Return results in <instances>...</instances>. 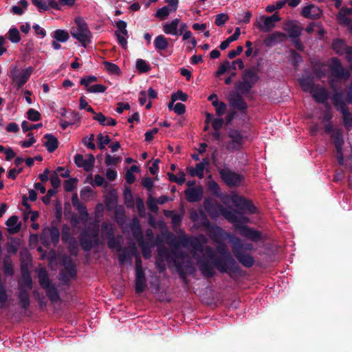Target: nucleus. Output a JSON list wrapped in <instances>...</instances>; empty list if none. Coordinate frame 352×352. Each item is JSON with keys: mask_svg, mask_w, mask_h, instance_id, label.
Segmentation results:
<instances>
[{"mask_svg": "<svg viewBox=\"0 0 352 352\" xmlns=\"http://www.w3.org/2000/svg\"><path fill=\"white\" fill-rule=\"evenodd\" d=\"M207 239L202 234L192 239H189L186 236H179L177 237L173 235H170L169 239L170 246L178 248L180 245L183 247L190 245L195 252L203 253L204 251L212 264L217 258V254L212 247L206 246L204 248V244L207 243Z\"/></svg>", "mask_w": 352, "mask_h": 352, "instance_id": "nucleus-1", "label": "nucleus"}, {"mask_svg": "<svg viewBox=\"0 0 352 352\" xmlns=\"http://www.w3.org/2000/svg\"><path fill=\"white\" fill-rule=\"evenodd\" d=\"M242 80L237 81L234 88L243 95L248 94L259 80L255 68L245 69L241 75Z\"/></svg>", "mask_w": 352, "mask_h": 352, "instance_id": "nucleus-2", "label": "nucleus"}, {"mask_svg": "<svg viewBox=\"0 0 352 352\" xmlns=\"http://www.w3.org/2000/svg\"><path fill=\"white\" fill-rule=\"evenodd\" d=\"M212 265L222 274H236L240 271V266L232 255L217 256Z\"/></svg>", "mask_w": 352, "mask_h": 352, "instance_id": "nucleus-3", "label": "nucleus"}, {"mask_svg": "<svg viewBox=\"0 0 352 352\" xmlns=\"http://www.w3.org/2000/svg\"><path fill=\"white\" fill-rule=\"evenodd\" d=\"M99 231L98 229L84 230L80 233L79 242L81 248L85 252H90L94 248L98 246Z\"/></svg>", "mask_w": 352, "mask_h": 352, "instance_id": "nucleus-4", "label": "nucleus"}, {"mask_svg": "<svg viewBox=\"0 0 352 352\" xmlns=\"http://www.w3.org/2000/svg\"><path fill=\"white\" fill-rule=\"evenodd\" d=\"M34 71V67H28L23 69L18 74L19 69L17 66H11L10 69V78L13 84L16 87L17 90L21 89L23 85L28 82L30 76Z\"/></svg>", "mask_w": 352, "mask_h": 352, "instance_id": "nucleus-5", "label": "nucleus"}, {"mask_svg": "<svg viewBox=\"0 0 352 352\" xmlns=\"http://www.w3.org/2000/svg\"><path fill=\"white\" fill-rule=\"evenodd\" d=\"M230 138L226 145V148L230 152L239 151L243 148V135L241 132L237 129H230L228 133Z\"/></svg>", "mask_w": 352, "mask_h": 352, "instance_id": "nucleus-6", "label": "nucleus"}, {"mask_svg": "<svg viewBox=\"0 0 352 352\" xmlns=\"http://www.w3.org/2000/svg\"><path fill=\"white\" fill-rule=\"evenodd\" d=\"M219 172L221 179L230 187L238 186L244 180V177L242 175L228 168H222Z\"/></svg>", "mask_w": 352, "mask_h": 352, "instance_id": "nucleus-7", "label": "nucleus"}, {"mask_svg": "<svg viewBox=\"0 0 352 352\" xmlns=\"http://www.w3.org/2000/svg\"><path fill=\"white\" fill-rule=\"evenodd\" d=\"M329 70L331 76L338 79L346 80L351 76L350 72L348 70L344 69L340 60L336 57L331 58Z\"/></svg>", "mask_w": 352, "mask_h": 352, "instance_id": "nucleus-8", "label": "nucleus"}, {"mask_svg": "<svg viewBox=\"0 0 352 352\" xmlns=\"http://www.w3.org/2000/svg\"><path fill=\"white\" fill-rule=\"evenodd\" d=\"M236 230L239 232L241 236L252 242L257 243L262 240V234L260 231L244 225L243 223L236 226Z\"/></svg>", "mask_w": 352, "mask_h": 352, "instance_id": "nucleus-9", "label": "nucleus"}, {"mask_svg": "<svg viewBox=\"0 0 352 352\" xmlns=\"http://www.w3.org/2000/svg\"><path fill=\"white\" fill-rule=\"evenodd\" d=\"M219 211L221 215L229 222L233 224L234 228L239 225H242L243 222L247 223L249 221V219L246 217L240 218L237 214L236 212L231 210L224 208L221 205H219Z\"/></svg>", "mask_w": 352, "mask_h": 352, "instance_id": "nucleus-10", "label": "nucleus"}, {"mask_svg": "<svg viewBox=\"0 0 352 352\" xmlns=\"http://www.w3.org/2000/svg\"><path fill=\"white\" fill-rule=\"evenodd\" d=\"M232 201L237 208L245 213L252 214L256 212V208L253 202L243 197L234 196Z\"/></svg>", "mask_w": 352, "mask_h": 352, "instance_id": "nucleus-11", "label": "nucleus"}, {"mask_svg": "<svg viewBox=\"0 0 352 352\" xmlns=\"http://www.w3.org/2000/svg\"><path fill=\"white\" fill-rule=\"evenodd\" d=\"M242 94L238 91V93H233L230 95L228 98V102L230 106L234 110H238L243 114H246L248 109V104L241 96Z\"/></svg>", "mask_w": 352, "mask_h": 352, "instance_id": "nucleus-12", "label": "nucleus"}, {"mask_svg": "<svg viewBox=\"0 0 352 352\" xmlns=\"http://www.w3.org/2000/svg\"><path fill=\"white\" fill-rule=\"evenodd\" d=\"M74 162L78 167L83 168L85 171L89 172L94 166L95 157L94 155L89 154L87 159H84L82 155L76 154L74 156Z\"/></svg>", "mask_w": 352, "mask_h": 352, "instance_id": "nucleus-13", "label": "nucleus"}, {"mask_svg": "<svg viewBox=\"0 0 352 352\" xmlns=\"http://www.w3.org/2000/svg\"><path fill=\"white\" fill-rule=\"evenodd\" d=\"M32 3L37 7L40 12L47 11L50 8L56 10H60L56 0H32Z\"/></svg>", "mask_w": 352, "mask_h": 352, "instance_id": "nucleus-14", "label": "nucleus"}, {"mask_svg": "<svg viewBox=\"0 0 352 352\" xmlns=\"http://www.w3.org/2000/svg\"><path fill=\"white\" fill-rule=\"evenodd\" d=\"M322 10L314 4L305 6L301 11L302 16L306 19H318L322 16Z\"/></svg>", "mask_w": 352, "mask_h": 352, "instance_id": "nucleus-15", "label": "nucleus"}, {"mask_svg": "<svg viewBox=\"0 0 352 352\" xmlns=\"http://www.w3.org/2000/svg\"><path fill=\"white\" fill-rule=\"evenodd\" d=\"M311 94L315 101L320 104L324 103L329 97L327 90L324 87H320L319 85H316V87L312 91Z\"/></svg>", "mask_w": 352, "mask_h": 352, "instance_id": "nucleus-16", "label": "nucleus"}, {"mask_svg": "<svg viewBox=\"0 0 352 352\" xmlns=\"http://www.w3.org/2000/svg\"><path fill=\"white\" fill-rule=\"evenodd\" d=\"M234 257L237 260V261L241 264L243 267L247 268L252 267L254 263V258L248 253H246L243 251H241L237 254L234 255Z\"/></svg>", "mask_w": 352, "mask_h": 352, "instance_id": "nucleus-17", "label": "nucleus"}, {"mask_svg": "<svg viewBox=\"0 0 352 352\" xmlns=\"http://www.w3.org/2000/svg\"><path fill=\"white\" fill-rule=\"evenodd\" d=\"M199 270L205 278H212L215 274L214 270L208 261L199 258L197 260Z\"/></svg>", "mask_w": 352, "mask_h": 352, "instance_id": "nucleus-18", "label": "nucleus"}, {"mask_svg": "<svg viewBox=\"0 0 352 352\" xmlns=\"http://www.w3.org/2000/svg\"><path fill=\"white\" fill-rule=\"evenodd\" d=\"M19 305L23 310L26 311L30 305V298L28 291L23 288L22 284L19 285V292L18 294Z\"/></svg>", "mask_w": 352, "mask_h": 352, "instance_id": "nucleus-19", "label": "nucleus"}, {"mask_svg": "<svg viewBox=\"0 0 352 352\" xmlns=\"http://www.w3.org/2000/svg\"><path fill=\"white\" fill-rule=\"evenodd\" d=\"M47 233L50 235L51 242L54 245V246H56L57 244L59 242L60 239V232L57 227L56 226H52L51 228L47 229H45L43 231V234L41 237V240L42 241V243L45 245L46 243V241H45L44 239V235Z\"/></svg>", "mask_w": 352, "mask_h": 352, "instance_id": "nucleus-20", "label": "nucleus"}, {"mask_svg": "<svg viewBox=\"0 0 352 352\" xmlns=\"http://www.w3.org/2000/svg\"><path fill=\"white\" fill-rule=\"evenodd\" d=\"M184 193L189 202L199 201L203 197V191L201 188H190L186 189Z\"/></svg>", "mask_w": 352, "mask_h": 352, "instance_id": "nucleus-21", "label": "nucleus"}, {"mask_svg": "<svg viewBox=\"0 0 352 352\" xmlns=\"http://www.w3.org/2000/svg\"><path fill=\"white\" fill-rule=\"evenodd\" d=\"M146 278L145 273L137 272L135 273V290L137 294L142 293L146 287Z\"/></svg>", "mask_w": 352, "mask_h": 352, "instance_id": "nucleus-22", "label": "nucleus"}, {"mask_svg": "<svg viewBox=\"0 0 352 352\" xmlns=\"http://www.w3.org/2000/svg\"><path fill=\"white\" fill-rule=\"evenodd\" d=\"M331 140L335 146L336 152H340L344 145L343 133L341 129H335L331 134Z\"/></svg>", "mask_w": 352, "mask_h": 352, "instance_id": "nucleus-23", "label": "nucleus"}, {"mask_svg": "<svg viewBox=\"0 0 352 352\" xmlns=\"http://www.w3.org/2000/svg\"><path fill=\"white\" fill-rule=\"evenodd\" d=\"M63 265L69 276L74 278L77 276V270L73 260L69 256H65L63 259Z\"/></svg>", "mask_w": 352, "mask_h": 352, "instance_id": "nucleus-24", "label": "nucleus"}, {"mask_svg": "<svg viewBox=\"0 0 352 352\" xmlns=\"http://www.w3.org/2000/svg\"><path fill=\"white\" fill-rule=\"evenodd\" d=\"M82 33L76 34L75 38L78 40L81 45L86 48L91 42L92 34L89 28H85Z\"/></svg>", "mask_w": 352, "mask_h": 352, "instance_id": "nucleus-25", "label": "nucleus"}, {"mask_svg": "<svg viewBox=\"0 0 352 352\" xmlns=\"http://www.w3.org/2000/svg\"><path fill=\"white\" fill-rule=\"evenodd\" d=\"M44 139L47 141L44 143V146L46 147L49 153L54 152L58 147V139L51 133H47L43 136Z\"/></svg>", "mask_w": 352, "mask_h": 352, "instance_id": "nucleus-26", "label": "nucleus"}, {"mask_svg": "<svg viewBox=\"0 0 352 352\" xmlns=\"http://www.w3.org/2000/svg\"><path fill=\"white\" fill-rule=\"evenodd\" d=\"M213 98H214L215 100L214 102H212V106L215 107L216 113L218 116H221L225 113L226 111V104L223 102L219 101L217 95L215 94L210 95L208 98V100H212Z\"/></svg>", "mask_w": 352, "mask_h": 352, "instance_id": "nucleus-27", "label": "nucleus"}, {"mask_svg": "<svg viewBox=\"0 0 352 352\" xmlns=\"http://www.w3.org/2000/svg\"><path fill=\"white\" fill-rule=\"evenodd\" d=\"M180 19H174L170 23H166L163 25V31L166 34L178 35V26Z\"/></svg>", "mask_w": 352, "mask_h": 352, "instance_id": "nucleus-28", "label": "nucleus"}, {"mask_svg": "<svg viewBox=\"0 0 352 352\" xmlns=\"http://www.w3.org/2000/svg\"><path fill=\"white\" fill-rule=\"evenodd\" d=\"M219 204H214L209 199H206L204 202V206L206 211L212 218L217 217L219 214Z\"/></svg>", "mask_w": 352, "mask_h": 352, "instance_id": "nucleus-29", "label": "nucleus"}, {"mask_svg": "<svg viewBox=\"0 0 352 352\" xmlns=\"http://www.w3.org/2000/svg\"><path fill=\"white\" fill-rule=\"evenodd\" d=\"M286 35L284 33L280 32H275L270 34L264 40V43L267 47L272 46L276 42H281L283 39L286 38Z\"/></svg>", "mask_w": 352, "mask_h": 352, "instance_id": "nucleus-30", "label": "nucleus"}, {"mask_svg": "<svg viewBox=\"0 0 352 352\" xmlns=\"http://www.w3.org/2000/svg\"><path fill=\"white\" fill-rule=\"evenodd\" d=\"M208 232L210 239L214 242L218 243L219 241H222L224 231L221 227L217 225H213L209 228Z\"/></svg>", "mask_w": 352, "mask_h": 352, "instance_id": "nucleus-31", "label": "nucleus"}, {"mask_svg": "<svg viewBox=\"0 0 352 352\" xmlns=\"http://www.w3.org/2000/svg\"><path fill=\"white\" fill-rule=\"evenodd\" d=\"M60 115L62 117L65 118L67 121H72L75 123L80 120V116L78 113L72 111V109H67L65 108H61L59 111Z\"/></svg>", "mask_w": 352, "mask_h": 352, "instance_id": "nucleus-32", "label": "nucleus"}, {"mask_svg": "<svg viewBox=\"0 0 352 352\" xmlns=\"http://www.w3.org/2000/svg\"><path fill=\"white\" fill-rule=\"evenodd\" d=\"M131 231L133 236L136 239L138 245H141L144 242L142 231L138 219H134L133 223L131 226Z\"/></svg>", "mask_w": 352, "mask_h": 352, "instance_id": "nucleus-33", "label": "nucleus"}, {"mask_svg": "<svg viewBox=\"0 0 352 352\" xmlns=\"http://www.w3.org/2000/svg\"><path fill=\"white\" fill-rule=\"evenodd\" d=\"M227 238L229 239V241L232 243V252L233 254V256L235 255V254L239 253V252L242 251V240L237 237L234 236L232 234H227Z\"/></svg>", "mask_w": 352, "mask_h": 352, "instance_id": "nucleus-34", "label": "nucleus"}, {"mask_svg": "<svg viewBox=\"0 0 352 352\" xmlns=\"http://www.w3.org/2000/svg\"><path fill=\"white\" fill-rule=\"evenodd\" d=\"M107 245L110 249H116L118 252L122 251L121 243L119 240L116 239L113 231L110 230L107 232Z\"/></svg>", "mask_w": 352, "mask_h": 352, "instance_id": "nucleus-35", "label": "nucleus"}, {"mask_svg": "<svg viewBox=\"0 0 352 352\" xmlns=\"http://www.w3.org/2000/svg\"><path fill=\"white\" fill-rule=\"evenodd\" d=\"M302 89L305 92L311 93L316 85L314 84L313 78L307 76L298 80Z\"/></svg>", "mask_w": 352, "mask_h": 352, "instance_id": "nucleus-36", "label": "nucleus"}, {"mask_svg": "<svg viewBox=\"0 0 352 352\" xmlns=\"http://www.w3.org/2000/svg\"><path fill=\"white\" fill-rule=\"evenodd\" d=\"M285 30L287 32L288 35L291 38H296L300 36L302 28L292 22H289Z\"/></svg>", "mask_w": 352, "mask_h": 352, "instance_id": "nucleus-37", "label": "nucleus"}, {"mask_svg": "<svg viewBox=\"0 0 352 352\" xmlns=\"http://www.w3.org/2000/svg\"><path fill=\"white\" fill-rule=\"evenodd\" d=\"M52 38L58 42L65 43L69 38V34L65 30L58 29L50 34Z\"/></svg>", "mask_w": 352, "mask_h": 352, "instance_id": "nucleus-38", "label": "nucleus"}, {"mask_svg": "<svg viewBox=\"0 0 352 352\" xmlns=\"http://www.w3.org/2000/svg\"><path fill=\"white\" fill-rule=\"evenodd\" d=\"M349 47V46L346 45L344 41L342 39H336L333 41L332 43L333 50L338 55H342L344 54H346L347 52V48Z\"/></svg>", "mask_w": 352, "mask_h": 352, "instance_id": "nucleus-39", "label": "nucleus"}, {"mask_svg": "<svg viewBox=\"0 0 352 352\" xmlns=\"http://www.w3.org/2000/svg\"><path fill=\"white\" fill-rule=\"evenodd\" d=\"M38 277L39 284L44 289L52 285L49 278L48 274L45 268L40 270L38 274Z\"/></svg>", "mask_w": 352, "mask_h": 352, "instance_id": "nucleus-40", "label": "nucleus"}, {"mask_svg": "<svg viewBox=\"0 0 352 352\" xmlns=\"http://www.w3.org/2000/svg\"><path fill=\"white\" fill-rule=\"evenodd\" d=\"M153 43L155 48L159 51L166 50L168 46V38L162 34L157 36Z\"/></svg>", "mask_w": 352, "mask_h": 352, "instance_id": "nucleus-41", "label": "nucleus"}, {"mask_svg": "<svg viewBox=\"0 0 352 352\" xmlns=\"http://www.w3.org/2000/svg\"><path fill=\"white\" fill-rule=\"evenodd\" d=\"M18 217L16 215L11 216L6 221V224L9 227V232L14 234L21 229V224H17Z\"/></svg>", "mask_w": 352, "mask_h": 352, "instance_id": "nucleus-42", "label": "nucleus"}, {"mask_svg": "<svg viewBox=\"0 0 352 352\" xmlns=\"http://www.w3.org/2000/svg\"><path fill=\"white\" fill-rule=\"evenodd\" d=\"M188 171L191 177L197 176L199 178L204 177V163H198L196 164L195 168L189 167Z\"/></svg>", "mask_w": 352, "mask_h": 352, "instance_id": "nucleus-43", "label": "nucleus"}, {"mask_svg": "<svg viewBox=\"0 0 352 352\" xmlns=\"http://www.w3.org/2000/svg\"><path fill=\"white\" fill-rule=\"evenodd\" d=\"M45 290L47 296L52 302H56L60 300L58 292L54 285H52L45 289Z\"/></svg>", "mask_w": 352, "mask_h": 352, "instance_id": "nucleus-44", "label": "nucleus"}, {"mask_svg": "<svg viewBox=\"0 0 352 352\" xmlns=\"http://www.w3.org/2000/svg\"><path fill=\"white\" fill-rule=\"evenodd\" d=\"M264 19L263 24L257 22L256 25L258 29L261 30L264 32H267L272 30L274 28V25L271 22V21L268 19L267 16H261V19Z\"/></svg>", "mask_w": 352, "mask_h": 352, "instance_id": "nucleus-45", "label": "nucleus"}, {"mask_svg": "<svg viewBox=\"0 0 352 352\" xmlns=\"http://www.w3.org/2000/svg\"><path fill=\"white\" fill-rule=\"evenodd\" d=\"M136 69L139 71L140 73H146L150 71L151 69V65L148 63H147L145 60H143L142 58H138L136 60Z\"/></svg>", "mask_w": 352, "mask_h": 352, "instance_id": "nucleus-46", "label": "nucleus"}, {"mask_svg": "<svg viewBox=\"0 0 352 352\" xmlns=\"http://www.w3.org/2000/svg\"><path fill=\"white\" fill-rule=\"evenodd\" d=\"M103 65L106 69V70L111 74H116L119 75L121 74V71L119 67L111 62L104 61Z\"/></svg>", "mask_w": 352, "mask_h": 352, "instance_id": "nucleus-47", "label": "nucleus"}, {"mask_svg": "<svg viewBox=\"0 0 352 352\" xmlns=\"http://www.w3.org/2000/svg\"><path fill=\"white\" fill-rule=\"evenodd\" d=\"M78 179L69 178L64 182L63 187L66 192H72L77 186Z\"/></svg>", "mask_w": 352, "mask_h": 352, "instance_id": "nucleus-48", "label": "nucleus"}, {"mask_svg": "<svg viewBox=\"0 0 352 352\" xmlns=\"http://www.w3.org/2000/svg\"><path fill=\"white\" fill-rule=\"evenodd\" d=\"M19 3L21 6H14L11 8V12L16 15H21L23 13L24 10H25L28 6V2L26 0H21Z\"/></svg>", "mask_w": 352, "mask_h": 352, "instance_id": "nucleus-49", "label": "nucleus"}, {"mask_svg": "<svg viewBox=\"0 0 352 352\" xmlns=\"http://www.w3.org/2000/svg\"><path fill=\"white\" fill-rule=\"evenodd\" d=\"M23 279L19 283L20 284H22L23 288H24V286H26L28 289H31L32 288V280L30 276V274L28 271L23 272L22 274Z\"/></svg>", "mask_w": 352, "mask_h": 352, "instance_id": "nucleus-50", "label": "nucleus"}, {"mask_svg": "<svg viewBox=\"0 0 352 352\" xmlns=\"http://www.w3.org/2000/svg\"><path fill=\"white\" fill-rule=\"evenodd\" d=\"M216 243L217 244L216 245V250L219 254L217 256L232 255L226 244L224 242L220 241Z\"/></svg>", "mask_w": 352, "mask_h": 352, "instance_id": "nucleus-51", "label": "nucleus"}, {"mask_svg": "<svg viewBox=\"0 0 352 352\" xmlns=\"http://www.w3.org/2000/svg\"><path fill=\"white\" fill-rule=\"evenodd\" d=\"M97 140L98 148L100 150H104L106 148L105 145L109 144L111 142V139L109 135L103 136L102 133H99L97 135Z\"/></svg>", "mask_w": 352, "mask_h": 352, "instance_id": "nucleus-52", "label": "nucleus"}, {"mask_svg": "<svg viewBox=\"0 0 352 352\" xmlns=\"http://www.w3.org/2000/svg\"><path fill=\"white\" fill-rule=\"evenodd\" d=\"M9 40L12 43H17L21 41L20 33L17 28H12L9 30Z\"/></svg>", "mask_w": 352, "mask_h": 352, "instance_id": "nucleus-53", "label": "nucleus"}, {"mask_svg": "<svg viewBox=\"0 0 352 352\" xmlns=\"http://www.w3.org/2000/svg\"><path fill=\"white\" fill-rule=\"evenodd\" d=\"M122 161L121 157H113L110 154L107 153L105 156V164L107 166H117Z\"/></svg>", "mask_w": 352, "mask_h": 352, "instance_id": "nucleus-54", "label": "nucleus"}, {"mask_svg": "<svg viewBox=\"0 0 352 352\" xmlns=\"http://www.w3.org/2000/svg\"><path fill=\"white\" fill-rule=\"evenodd\" d=\"M174 263L179 277L182 279L184 282H187L186 275L188 273H186V272L184 271V267H182V263L177 261H175Z\"/></svg>", "mask_w": 352, "mask_h": 352, "instance_id": "nucleus-55", "label": "nucleus"}, {"mask_svg": "<svg viewBox=\"0 0 352 352\" xmlns=\"http://www.w3.org/2000/svg\"><path fill=\"white\" fill-rule=\"evenodd\" d=\"M68 250L69 254L73 256H77L79 252L78 246L76 241L74 239H72L68 245Z\"/></svg>", "mask_w": 352, "mask_h": 352, "instance_id": "nucleus-56", "label": "nucleus"}, {"mask_svg": "<svg viewBox=\"0 0 352 352\" xmlns=\"http://www.w3.org/2000/svg\"><path fill=\"white\" fill-rule=\"evenodd\" d=\"M27 118L29 120L36 122L41 120V113L34 109H30L27 111Z\"/></svg>", "mask_w": 352, "mask_h": 352, "instance_id": "nucleus-57", "label": "nucleus"}, {"mask_svg": "<svg viewBox=\"0 0 352 352\" xmlns=\"http://www.w3.org/2000/svg\"><path fill=\"white\" fill-rule=\"evenodd\" d=\"M169 14L170 10L168 8L167 6H164L157 10L156 13L155 14V16L156 18L160 19L161 20H164L167 18Z\"/></svg>", "mask_w": 352, "mask_h": 352, "instance_id": "nucleus-58", "label": "nucleus"}, {"mask_svg": "<svg viewBox=\"0 0 352 352\" xmlns=\"http://www.w3.org/2000/svg\"><path fill=\"white\" fill-rule=\"evenodd\" d=\"M123 195L125 204H131V205L133 204V197L131 189L129 186L124 187Z\"/></svg>", "mask_w": 352, "mask_h": 352, "instance_id": "nucleus-59", "label": "nucleus"}, {"mask_svg": "<svg viewBox=\"0 0 352 352\" xmlns=\"http://www.w3.org/2000/svg\"><path fill=\"white\" fill-rule=\"evenodd\" d=\"M42 126H43L42 123L31 124H29V122L25 120L23 121L22 124H21V127H22L23 132H27L29 131H32L33 129H36L41 128Z\"/></svg>", "mask_w": 352, "mask_h": 352, "instance_id": "nucleus-60", "label": "nucleus"}, {"mask_svg": "<svg viewBox=\"0 0 352 352\" xmlns=\"http://www.w3.org/2000/svg\"><path fill=\"white\" fill-rule=\"evenodd\" d=\"M106 86L101 84H96L89 87L87 89V91L90 93H103L106 91Z\"/></svg>", "mask_w": 352, "mask_h": 352, "instance_id": "nucleus-61", "label": "nucleus"}, {"mask_svg": "<svg viewBox=\"0 0 352 352\" xmlns=\"http://www.w3.org/2000/svg\"><path fill=\"white\" fill-rule=\"evenodd\" d=\"M181 263L182 265V267H184V271L186 272V273H188V274H193L195 272L196 269L193 265L192 261H190V260L182 262Z\"/></svg>", "mask_w": 352, "mask_h": 352, "instance_id": "nucleus-62", "label": "nucleus"}, {"mask_svg": "<svg viewBox=\"0 0 352 352\" xmlns=\"http://www.w3.org/2000/svg\"><path fill=\"white\" fill-rule=\"evenodd\" d=\"M61 239L63 242H68L72 239L70 235V228L67 225H64L62 228Z\"/></svg>", "mask_w": 352, "mask_h": 352, "instance_id": "nucleus-63", "label": "nucleus"}, {"mask_svg": "<svg viewBox=\"0 0 352 352\" xmlns=\"http://www.w3.org/2000/svg\"><path fill=\"white\" fill-rule=\"evenodd\" d=\"M188 95L184 93L182 91H177L176 93H174L171 95V100L173 101L179 100L182 102H186L188 100Z\"/></svg>", "mask_w": 352, "mask_h": 352, "instance_id": "nucleus-64", "label": "nucleus"}]
</instances>
